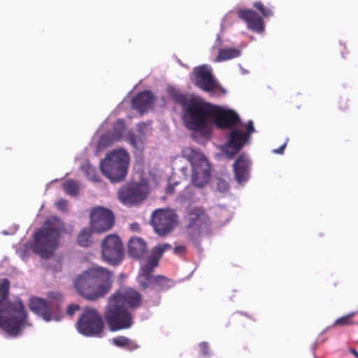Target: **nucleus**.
<instances>
[{
    "mask_svg": "<svg viewBox=\"0 0 358 358\" xmlns=\"http://www.w3.org/2000/svg\"><path fill=\"white\" fill-rule=\"evenodd\" d=\"M287 146V142H285L283 145H282L280 147H279L278 149H274L273 150V152L275 153V154H280V155H282L283 154L284 151H285V149Z\"/></svg>",
    "mask_w": 358,
    "mask_h": 358,
    "instance_id": "79ce46f5",
    "label": "nucleus"
},
{
    "mask_svg": "<svg viewBox=\"0 0 358 358\" xmlns=\"http://www.w3.org/2000/svg\"><path fill=\"white\" fill-rule=\"evenodd\" d=\"M200 353L203 357L209 356V344L207 342H201L199 344Z\"/></svg>",
    "mask_w": 358,
    "mask_h": 358,
    "instance_id": "473e14b6",
    "label": "nucleus"
},
{
    "mask_svg": "<svg viewBox=\"0 0 358 358\" xmlns=\"http://www.w3.org/2000/svg\"><path fill=\"white\" fill-rule=\"evenodd\" d=\"M50 297L52 298H55V299H59L60 298V294H51L50 295Z\"/></svg>",
    "mask_w": 358,
    "mask_h": 358,
    "instance_id": "c03bdc74",
    "label": "nucleus"
},
{
    "mask_svg": "<svg viewBox=\"0 0 358 358\" xmlns=\"http://www.w3.org/2000/svg\"><path fill=\"white\" fill-rule=\"evenodd\" d=\"M357 343H358V340H357Z\"/></svg>",
    "mask_w": 358,
    "mask_h": 358,
    "instance_id": "a18cd8bd",
    "label": "nucleus"
},
{
    "mask_svg": "<svg viewBox=\"0 0 358 358\" xmlns=\"http://www.w3.org/2000/svg\"><path fill=\"white\" fill-rule=\"evenodd\" d=\"M10 282L3 279L0 283V329L10 337H17L29 324L28 313L22 300L3 301L8 296Z\"/></svg>",
    "mask_w": 358,
    "mask_h": 358,
    "instance_id": "f03ea898",
    "label": "nucleus"
},
{
    "mask_svg": "<svg viewBox=\"0 0 358 358\" xmlns=\"http://www.w3.org/2000/svg\"><path fill=\"white\" fill-rule=\"evenodd\" d=\"M113 273L106 268L94 266L77 276L73 285L80 296L95 301L110 292L113 286Z\"/></svg>",
    "mask_w": 358,
    "mask_h": 358,
    "instance_id": "7ed1b4c3",
    "label": "nucleus"
},
{
    "mask_svg": "<svg viewBox=\"0 0 358 358\" xmlns=\"http://www.w3.org/2000/svg\"><path fill=\"white\" fill-rule=\"evenodd\" d=\"M159 261L152 255L148 258L146 263L141 266L138 276V285L142 290L149 287L148 282L155 277L152 275L155 268L158 266Z\"/></svg>",
    "mask_w": 358,
    "mask_h": 358,
    "instance_id": "6ab92c4d",
    "label": "nucleus"
},
{
    "mask_svg": "<svg viewBox=\"0 0 358 358\" xmlns=\"http://www.w3.org/2000/svg\"><path fill=\"white\" fill-rule=\"evenodd\" d=\"M245 128H246V132L244 133V134L248 135V139L250 140L251 134L255 131V129L254 125H253V122L252 120L248 121L245 125Z\"/></svg>",
    "mask_w": 358,
    "mask_h": 358,
    "instance_id": "f704fd0d",
    "label": "nucleus"
},
{
    "mask_svg": "<svg viewBox=\"0 0 358 358\" xmlns=\"http://www.w3.org/2000/svg\"><path fill=\"white\" fill-rule=\"evenodd\" d=\"M156 98L150 90L138 93L132 99V107L143 113L152 108Z\"/></svg>",
    "mask_w": 358,
    "mask_h": 358,
    "instance_id": "aec40b11",
    "label": "nucleus"
},
{
    "mask_svg": "<svg viewBox=\"0 0 358 358\" xmlns=\"http://www.w3.org/2000/svg\"><path fill=\"white\" fill-rule=\"evenodd\" d=\"M78 331L87 336H101L104 328L103 319L99 312L92 308H85L77 324Z\"/></svg>",
    "mask_w": 358,
    "mask_h": 358,
    "instance_id": "1a4fd4ad",
    "label": "nucleus"
},
{
    "mask_svg": "<svg viewBox=\"0 0 358 358\" xmlns=\"http://www.w3.org/2000/svg\"><path fill=\"white\" fill-rule=\"evenodd\" d=\"M148 252L145 241L140 237H131L128 243V254L134 259H144Z\"/></svg>",
    "mask_w": 358,
    "mask_h": 358,
    "instance_id": "412c9836",
    "label": "nucleus"
},
{
    "mask_svg": "<svg viewBox=\"0 0 358 358\" xmlns=\"http://www.w3.org/2000/svg\"><path fill=\"white\" fill-rule=\"evenodd\" d=\"M238 17L246 22L248 28L255 32L262 33L264 30L262 17L252 9H238Z\"/></svg>",
    "mask_w": 358,
    "mask_h": 358,
    "instance_id": "a211bd4d",
    "label": "nucleus"
},
{
    "mask_svg": "<svg viewBox=\"0 0 358 358\" xmlns=\"http://www.w3.org/2000/svg\"><path fill=\"white\" fill-rule=\"evenodd\" d=\"M186 226L189 239L196 246H199L203 233L209 231L210 219L203 208L195 207L187 213Z\"/></svg>",
    "mask_w": 358,
    "mask_h": 358,
    "instance_id": "6e6552de",
    "label": "nucleus"
},
{
    "mask_svg": "<svg viewBox=\"0 0 358 358\" xmlns=\"http://www.w3.org/2000/svg\"><path fill=\"white\" fill-rule=\"evenodd\" d=\"M355 315L354 313H349L346 315H344L341 317L338 318L334 321L333 324L331 325L332 327H345V326H350V325H354V324H358V322H355L352 320V317Z\"/></svg>",
    "mask_w": 358,
    "mask_h": 358,
    "instance_id": "bb28decb",
    "label": "nucleus"
},
{
    "mask_svg": "<svg viewBox=\"0 0 358 358\" xmlns=\"http://www.w3.org/2000/svg\"><path fill=\"white\" fill-rule=\"evenodd\" d=\"M193 73L194 85L203 91L222 94L226 92L225 90L216 81L212 74L211 69L207 65L194 68Z\"/></svg>",
    "mask_w": 358,
    "mask_h": 358,
    "instance_id": "f8f14e48",
    "label": "nucleus"
},
{
    "mask_svg": "<svg viewBox=\"0 0 358 358\" xmlns=\"http://www.w3.org/2000/svg\"><path fill=\"white\" fill-rule=\"evenodd\" d=\"M129 162V154L124 150H115L107 154L101 162L100 169L103 174L112 182L124 180Z\"/></svg>",
    "mask_w": 358,
    "mask_h": 358,
    "instance_id": "39448f33",
    "label": "nucleus"
},
{
    "mask_svg": "<svg viewBox=\"0 0 358 358\" xmlns=\"http://www.w3.org/2000/svg\"><path fill=\"white\" fill-rule=\"evenodd\" d=\"M177 218L178 216L173 210L159 208L152 213L150 222L159 236H165L176 226Z\"/></svg>",
    "mask_w": 358,
    "mask_h": 358,
    "instance_id": "9d476101",
    "label": "nucleus"
},
{
    "mask_svg": "<svg viewBox=\"0 0 358 358\" xmlns=\"http://www.w3.org/2000/svg\"><path fill=\"white\" fill-rule=\"evenodd\" d=\"M210 119L213 120L219 129H231L240 122L239 116L235 111L215 105H213Z\"/></svg>",
    "mask_w": 358,
    "mask_h": 358,
    "instance_id": "dca6fc26",
    "label": "nucleus"
},
{
    "mask_svg": "<svg viewBox=\"0 0 358 358\" xmlns=\"http://www.w3.org/2000/svg\"><path fill=\"white\" fill-rule=\"evenodd\" d=\"M253 6L262 14V17L265 18L270 17L273 15L272 9L270 7H266L262 1H255Z\"/></svg>",
    "mask_w": 358,
    "mask_h": 358,
    "instance_id": "7c9ffc66",
    "label": "nucleus"
},
{
    "mask_svg": "<svg viewBox=\"0 0 358 358\" xmlns=\"http://www.w3.org/2000/svg\"><path fill=\"white\" fill-rule=\"evenodd\" d=\"M29 307L34 313L42 316L45 320H51L52 311L49 303L45 299L38 297L32 298L30 300Z\"/></svg>",
    "mask_w": 358,
    "mask_h": 358,
    "instance_id": "4be33fe9",
    "label": "nucleus"
},
{
    "mask_svg": "<svg viewBox=\"0 0 358 358\" xmlns=\"http://www.w3.org/2000/svg\"><path fill=\"white\" fill-rule=\"evenodd\" d=\"M171 245L166 243L157 245L152 248L151 255L159 260L164 252L171 249Z\"/></svg>",
    "mask_w": 358,
    "mask_h": 358,
    "instance_id": "c756f323",
    "label": "nucleus"
},
{
    "mask_svg": "<svg viewBox=\"0 0 358 358\" xmlns=\"http://www.w3.org/2000/svg\"><path fill=\"white\" fill-rule=\"evenodd\" d=\"M57 207L61 210H65L66 209L67 202L64 199H60L56 203Z\"/></svg>",
    "mask_w": 358,
    "mask_h": 358,
    "instance_id": "ea45409f",
    "label": "nucleus"
},
{
    "mask_svg": "<svg viewBox=\"0 0 358 358\" xmlns=\"http://www.w3.org/2000/svg\"><path fill=\"white\" fill-rule=\"evenodd\" d=\"M104 319L110 331H117L131 327L134 315L128 308L108 297L104 312Z\"/></svg>",
    "mask_w": 358,
    "mask_h": 358,
    "instance_id": "423d86ee",
    "label": "nucleus"
},
{
    "mask_svg": "<svg viewBox=\"0 0 358 358\" xmlns=\"http://www.w3.org/2000/svg\"><path fill=\"white\" fill-rule=\"evenodd\" d=\"M149 287L158 292L166 290L171 287V280L164 275H158L148 282Z\"/></svg>",
    "mask_w": 358,
    "mask_h": 358,
    "instance_id": "5701e85b",
    "label": "nucleus"
},
{
    "mask_svg": "<svg viewBox=\"0 0 358 358\" xmlns=\"http://www.w3.org/2000/svg\"><path fill=\"white\" fill-rule=\"evenodd\" d=\"M350 351L355 357L358 358V352L357 350L352 348Z\"/></svg>",
    "mask_w": 358,
    "mask_h": 358,
    "instance_id": "37998d69",
    "label": "nucleus"
},
{
    "mask_svg": "<svg viewBox=\"0 0 358 358\" xmlns=\"http://www.w3.org/2000/svg\"><path fill=\"white\" fill-rule=\"evenodd\" d=\"M217 188L219 191L224 192L229 189V184L222 179H218Z\"/></svg>",
    "mask_w": 358,
    "mask_h": 358,
    "instance_id": "72a5a7b5",
    "label": "nucleus"
},
{
    "mask_svg": "<svg viewBox=\"0 0 358 358\" xmlns=\"http://www.w3.org/2000/svg\"><path fill=\"white\" fill-rule=\"evenodd\" d=\"M348 100L346 99L341 98L338 102V107L342 111H345L348 108Z\"/></svg>",
    "mask_w": 358,
    "mask_h": 358,
    "instance_id": "58836bf2",
    "label": "nucleus"
},
{
    "mask_svg": "<svg viewBox=\"0 0 358 358\" xmlns=\"http://www.w3.org/2000/svg\"><path fill=\"white\" fill-rule=\"evenodd\" d=\"M64 223L57 217L46 220L44 226L34 236V251L43 258L50 257L57 248Z\"/></svg>",
    "mask_w": 358,
    "mask_h": 358,
    "instance_id": "20e7f679",
    "label": "nucleus"
},
{
    "mask_svg": "<svg viewBox=\"0 0 358 358\" xmlns=\"http://www.w3.org/2000/svg\"><path fill=\"white\" fill-rule=\"evenodd\" d=\"M92 228H84L78 234L77 237L78 244L84 248H88L91 245L92 243Z\"/></svg>",
    "mask_w": 358,
    "mask_h": 358,
    "instance_id": "a878e982",
    "label": "nucleus"
},
{
    "mask_svg": "<svg viewBox=\"0 0 358 358\" xmlns=\"http://www.w3.org/2000/svg\"><path fill=\"white\" fill-rule=\"evenodd\" d=\"M80 307L79 305H77V304L69 305L67 308L66 313L69 316H73L75 314L76 311L80 310Z\"/></svg>",
    "mask_w": 358,
    "mask_h": 358,
    "instance_id": "c9c22d12",
    "label": "nucleus"
},
{
    "mask_svg": "<svg viewBox=\"0 0 358 358\" xmlns=\"http://www.w3.org/2000/svg\"><path fill=\"white\" fill-rule=\"evenodd\" d=\"M65 192L71 196H76L79 192V185L74 180H68L63 184Z\"/></svg>",
    "mask_w": 358,
    "mask_h": 358,
    "instance_id": "cd10ccee",
    "label": "nucleus"
},
{
    "mask_svg": "<svg viewBox=\"0 0 358 358\" xmlns=\"http://www.w3.org/2000/svg\"><path fill=\"white\" fill-rule=\"evenodd\" d=\"M113 343L115 346L125 348L129 351L135 350L138 348V345L134 341L124 336H118L113 338Z\"/></svg>",
    "mask_w": 358,
    "mask_h": 358,
    "instance_id": "b1692460",
    "label": "nucleus"
},
{
    "mask_svg": "<svg viewBox=\"0 0 358 358\" xmlns=\"http://www.w3.org/2000/svg\"><path fill=\"white\" fill-rule=\"evenodd\" d=\"M129 143L135 148H138V137L134 134H130L128 137Z\"/></svg>",
    "mask_w": 358,
    "mask_h": 358,
    "instance_id": "4c0bfd02",
    "label": "nucleus"
},
{
    "mask_svg": "<svg viewBox=\"0 0 358 358\" xmlns=\"http://www.w3.org/2000/svg\"><path fill=\"white\" fill-rule=\"evenodd\" d=\"M169 94L175 103L182 106L184 122L188 129L203 135L210 134L209 125L213 104L199 98L188 96L174 88L169 89Z\"/></svg>",
    "mask_w": 358,
    "mask_h": 358,
    "instance_id": "f257e3e1",
    "label": "nucleus"
},
{
    "mask_svg": "<svg viewBox=\"0 0 358 358\" xmlns=\"http://www.w3.org/2000/svg\"><path fill=\"white\" fill-rule=\"evenodd\" d=\"M101 255L103 260L110 265L119 264L123 259V245L116 234L108 235L101 243Z\"/></svg>",
    "mask_w": 358,
    "mask_h": 358,
    "instance_id": "9b49d317",
    "label": "nucleus"
},
{
    "mask_svg": "<svg viewBox=\"0 0 358 358\" xmlns=\"http://www.w3.org/2000/svg\"><path fill=\"white\" fill-rule=\"evenodd\" d=\"M241 51L236 48H221L219 50L218 55L215 61L217 62L231 59L239 57Z\"/></svg>",
    "mask_w": 358,
    "mask_h": 358,
    "instance_id": "393cba45",
    "label": "nucleus"
},
{
    "mask_svg": "<svg viewBox=\"0 0 358 358\" xmlns=\"http://www.w3.org/2000/svg\"><path fill=\"white\" fill-rule=\"evenodd\" d=\"M147 194V187L145 185L132 183L119 190L118 198L122 203L131 206L144 200Z\"/></svg>",
    "mask_w": 358,
    "mask_h": 358,
    "instance_id": "2eb2a0df",
    "label": "nucleus"
},
{
    "mask_svg": "<svg viewBox=\"0 0 358 358\" xmlns=\"http://www.w3.org/2000/svg\"><path fill=\"white\" fill-rule=\"evenodd\" d=\"M187 248L184 245H178L174 248L173 252L176 255H181L186 251Z\"/></svg>",
    "mask_w": 358,
    "mask_h": 358,
    "instance_id": "a19ab883",
    "label": "nucleus"
},
{
    "mask_svg": "<svg viewBox=\"0 0 358 358\" xmlns=\"http://www.w3.org/2000/svg\"><path fill=\"white\" fill-rule=\"evenodd\" d=\"M234 172V177L238 183L247 181L249 178V168L237 167L233 168Z\"/></svg>",
    "mask_w": 358,
    "mask_h": 358,
    "instance_id": "c85d7f7f",
    "label": "nucleus"
},
{
    "mask_svg": "<svg viewBox=\"0 0 358 358\" xmlns=\"http://www.w3.org/2000/svg\"><path fill=\"white\" fill-rule=\"evenodd\" d=\"M185 157L192 166V180L194 186L202 187L208 182L210 166L206 156L194 149H187Z\"/></svg>",
    "mask_w": 358,
    "mask_h": 358,
    "instance_id": "0eeeda50",
    "label": "nucleus"
},
{
    "mask_svg": "<svg viewBox=\"0 0 358 358\" xmlns=\"http://www.w3.org/2000/svg\"><path fill=\"white\" fill-rule=\"evenodd\" d=\"M111 142L112 139L109 135H103L100 139L99 144L103 146H109Z\"/></svg>",
    "mask_w": 358,
    "mask_h": 358,
    "instance_id": "e433bc0d",
    "label": "nucleus"
},
{
    "mask_svg": "<svg viewBox=\"0 0 358 358\" xmlns=\"http://www.w3.org/2000/svg\"><path fill=\"white\" fill-rule=\"evenodd\" d=\"M90 227L97 233L108 231L114 224L115 218L111 210L98 206L90 212Z\"/></svg>",
    "mask_w": 358,
    "mask_h": 358,
    "instance_id": "ddd939ff",
    "label": "nucleus"
},
{
    "mask_svg": "<svg viewBox=\"0 0 358 358\" xmlns=\"http://www.w3.org/2000/svg\"><path fill=\"white\" fill-rule=\"evenodd\" d=\"M250 160L248 156L245 154L240 155L234 163L233 168L237 167L250 168Z\"/></svg>",
    "mask_w": 358,
    "mask_h": 358,
    "instance_id": "2f4dec72",
    "label": "nucleus"
},
{
    "mask_svg": "<svg viewBox=\"0 0 358 358\" xmlns=\"http://www.w3.org/2000/svg\"><path fill=\"white\" fill-rule=\"evenodd\" d=\"M121 305L125 306L128 310H137L143 304V296L136 289L131 287L121 288L110 296Z\"/></svg>",
    "mask_w": 358,
    "mask_h": 358,
    "instance_id": "4468645a",
    "label": "nucleus"
},
{
    "mask_svg": "<svg viewBox=\"0 0 358 358\" xmlns=\"http://www.w3.org/2000/svg\"><path fill=\"white\" fill-rule=\"evenodd\" d=\"M248 141V135H245L244 132L238 129L231 131L225 146V155L228 158H233Z\"/></svg>",
    "mask_w": 358,
    "mask_h": 358,
    "instance_id": "f3484780",
    "label": "nucleus"
}]
</instances>
